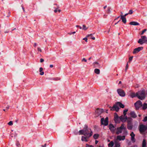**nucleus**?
<instances>
[{
	"mask_svg": "<svg viewBox=\"0 0 147 147\" xmlns=\"http://www.w3.org/2000/svg\"><path fill=\"white\" fill-rule=\"evenodd\" d=\"M80 135H84L86 138H89L92 134V132L90 129H89L87 126H85L83 129L79 131Z\"/></svg>",
	"mask_w": 147,
	"mask_h": 147,
	"instance_id": "nucleus-1",
	"label": "nucleus"
},
{
	"mask_svg": "<svg viewBox=\"0 0 147 147\" xmlns=\"http://www.w3.org/2000/svg\"><path fill=\"white\" fill-rule=\"evenodd\" d=\"M109 129L113 133H114L115 131V127L112 124H110L109 125Z\"/></svg>",
	"mask_w": 147,
	"mask_h": 147,
	"instance_id": "nucleus-12",
	"label": "nucleus"
},
{
	"mask_svg": "<svg viewBox=\"0 0 147 147\" xmlns=\"http://www.w3.org/2000/svg\"><path fill=\"white\" fill-rule=\"evenodd\" d=\"M37 45V43H34V46L35 47H36V46Z\"/></svg>",
	"mask_w": 147,
	"mask_h": 147,
	"instance_id": "nucleus-48",
	"label": "nucleus"
},
{
	"mask_svg": "<svg viewBox=\"0 0 147 147\" xmlns=\"http://www.w3.org/2000/svg\"><path fill=\"white\" fill-rule=\"evenodd\" d=\"M136 96L140 99H144L146 96L145 92L144 91H140L136 93Z\"/></svg>",
	"mask_w": 147,
	"mask_h": 147,
	"instance_id": "nucleus-3",
	"label": "nucleus"
},
{
	"mask_svg": "<svg viewBox=\"0 0 147 147\" xmlns=\"http://www.w3.org/2000/svg\"><path fill=\"white\" fill-rule=\"evenodd\" d=\"M146 31H147L146 29H144L142 31V32L140 34V35H143L144 34V33Z\"/></svg>",
	"mask_w": 147,
	"mask_h": 147,
	"instance_id": "nucleus-33",
	"label": "nucleus"
},
{
	"mask_svg": "<svg viewBox=\"0 0 147 147\" xmlns=\"http://www.w3.org/2000/svg\"><path fill=\"white\" fill-rule=\"evenodd\" d=\"M78 26V27L80 29H81L82 28V27L81 26Z\"/></svg>",
	"mask_w": 147,
	"mask_h": 147,
	"instance_id": "nucleus-53",
	"label": "nucleus"
},
{
	"mask_svg": "<svg viewBox=\"0 0 147 147\" xmlns=\"http://www.w3.org/2000/svg\"><path fill=\"white\" fill-rule=\"evenodd\" d=\"M67 34L69 35H71L72 34V32H69Z\"/></svg>",
	"mask_w": 147,
	"mask_h": 147,
	"instance_id": "nucleus-47",
	"label": "nucleus"
},
{
	"mask_svg": "<svg viewBox=\"0 0 147 147\" xmlns=\"http://www.w3.org/2000/svg\"><path fill=\"white\" fill-rule=\"evenodd\" d=\"M92 34H88V35L87 36H86V37H89V36H91V37L92 36Z\"/></svg>",
	"mask_w": 147,
	"mask_h": 147,
	"instance_id": "nucleus-43",
	"label": "nucleus"
},
{
	"mask_svg": "<svg viewBox=\"0 0 147 147\" xmlns=\"http://www.w3.org/2000/svg\"><path fill=\"white\" fill-rule=\"evenodd\" d=\"M93 64L94 66H95V65H97V67H100V65L99 63L97 62H95Z\"/></svg>",
	"mask_w": 147,
	"mask_h": 147,
	"instance_id": "nucleus-31",
	"label": "nucleus"
},
{
	"mask_svg": "<svg viewBox=\"0 0 147 147\" xmlns=\"http://www.w3.org/2000/svg\"><path fill=\"white\" fill-rule=\"evenodd\" d=\"M125 136H121L120 135L117 136L116 138L115 139V141L123 140L125 139Z\"/></svg>",
	"mask_w": 147,
	"mask_h": 147,
	"instance_id": "nucleus-7",
	"label": "nucleus"
},
{
	"mask_svg": "<svg viewBox=\"0 0 147 147\" xmlns=\"http://www.w3.org/2000/svg\"><path fill=\"white\" fill-rule=\"evenodd\" d=\"M117 92L119 95L122 96L124 97L125 95V93L122 90L119 89L117 90Z\"/></svg>",
	"mask_w": 147,
	"mask_h": 147,
	"instance_id": "nucleus-8",
	"label": "nucleus"
},
{
	"mask_svg": "<svg viewBox=\"0 0 147 147\" xmlns=\"http://www.w3.org/2000/svg\"><path fill=\"white\" fill-rule=\"evenodd\" d=\"M50 67H51V68L53 67V65H50Z\"/></svg>",
	"mask_w": 147,
	"mask_h": 147,
	"instance_id": "nucleus-49",
	"label": "nucleus"
},
{
	"mask_svg": "<svg viewBox=\"0 0 147 147\" xmlns=\"http://www.w3.org/2000/svg\"><path fill=\"white\" fill-rule=\"evenodd\" d=\"M129 119L130 120H131V119L130 118H128V119Z\"/></svg>",
	"mask_w": 147,
	"mask_h": 147,
	"instance_id": "nucleus-58",
	"label": "nucleus"
},
{
	"mask_svg": "<svg viewBox=\"0 0 147 147\" xmlns=\"http://www.w3.org/2000/svg\"><path fill=\"white\" fill-rule=\"evenodd\" d=\"M43 69L42 67H40L39 69V71L40 72V75H43L44 74V72L43 71Z\"/></svg>",
	"mask_w": 147,
	"mask_h": 147,
	"instance_id": "nucleus-22",
	"label": "nucleus"
},
{
	"mask_svg": "<svg viewBox=\"0 0 147 147\" xmlns=\"http://www.w3.org/2000/svg\"><path fill=\"white\" fill-rule=\"evenodd\" d=\"M147 127L143 125H141L139 126V130L141 133H144L146 130Z\"/></svg>",
	"mask_w": 147,
	"mask_h": 147,
	"instance_id": "nucleus-5",
	"label": "nucleus"
},
{
	"mask_svg": "<svg viewBox=\"0 0 147 147\" xmlns=\"http://www.w3.org/2000/svg\"><path fill=\"white\" fill-rule=\"evenodd\" d=\"M108 9V10L110 12V8H109Z\"/></svg>",
	"mask_w": 147,
	"mask_h": 147,
	"instance_id": "nucleus-54",
	"label": "nucleus"
},
{
	"mask_svg": "<svg viewBox=\"0 0 147 147\" xmlns=\"http://www.w3.org/2000/svg\"><path fill=\"white\" fill-rule=\"evenodd\" d=\"M94 72L97 74H100V70L98 69H95L94 70Z\"/></svg>",
	"mask_w": 147,
	"mask_h": 147,
	"instance_id": "nucleus-23",
	"label": "nucleus"
},
{
	"mask_svg": "<svg viewBox=\"0 0 147 147\" xmlns=\"http://www.w3.org/2000/svg\"><path fill=\"white\" fill-rule=\"evenodd\" d=\"M91 59V57H90V58H89L88 59H89V60H90V59Z\"/></svg>",
	"mask_w": 147,
	"mask_h": 147,
	"instance_id": "nucleus-61",
	"label": "nucleus"
},
{
	"mask_svg": "<svg viewBox=\"0 0 147 147\" xmlns=\"http://www.w3.org/2000/svg\"><path fill=\"white\" fill-rule=\"evenodd\" d=\"M54 11L55 12V13L57 12V11H58L59 12H60L61 11V10L60 9L57 10V9H56L54 10Z\"/></svg>",
	"mask_w": 147,
	"mask_h": 147,
	"instance_id": "nucleus-35",
	"label": "nucleus"
},
{
	"mask_svg": "<svg viewBox=\"0 0 147 147\" xmlns=\"http://www.w3.org/2000/svg\"><path fill=\"white\" fill-rule=\"evenodd\" d=\"M121 81H120L119 82V84H121Z\"/></svg>",
	"mask_w": 147,
	"mask_h": 147,
	"instance_id": "nucleus-55",
	"label": "nucleus"
},
{
	"mask_svg": "<svg viewBox=\"0 0 147 147\" xmlns=\"http://www.w3.org/2000/svg\"><path fill=\"white\" fill-rule=\"evenodd\" d=\"M83 40H84L85 41H86V42H87V41H87V40H88V39H87V37H86L84 38H83Z\"/></svg>",
	"mask_w": 147,
	"mask_h": 147,
	"instance_id": "nucleus-39",
	"label": "nucleus"
},
{
	"mask_svg": "<svg viewBox=\"0 0 147 147\" xmlns=\"http://www.w3.org/2000/svg\"><path fill=\"white\" fill-rule=\"evenodd\" d=\"M127 128L128 129L131 130L133 128V125L131 122L130 121L128 120Z\"/></svg>",
	"mask_w": 147,
	"mask_h": 147,
	"instance_id": "nucleus-14",
	"label": "nucleus"
},
{
	"mask_svg": "<svg viewBox=\"0 0 147 147\" xmlns=\"http://www.w3.org/2000/svg\"><path fill=\"white\" fill-rule=\"evenodd\" d=\"M84 61L85 62H86L87 60L85 58H83L82 60V61Z\"/></svg>",
	"mask_w": 147,
	"mask_h": 147,
	"instance_id": "nucleus-40",
	"label": "nucleus"
},
{
	"mask_svg": "<svg viewBox=\"0 0 147 147\" xmlns=\"http://www.w3.org/2000/svg\"><path fill=\"white\" fill-rule=\"evenodd\" d=\"M121 15H122L123 14V13L122 12H121Z\"/></svg>",
	"mask_w": 147,
	"mask_h": 147,
	"instance_id": "nucleus-60",
	"label": "nucleus"
},
{
	"mask_svg": "<svg viewBox=\"0 0 147 147\" xmlns=\"http://www.w3.org/2000/svg\"><path fill=\"white\" fill-rule=\"evenodd\" d=\"M107 7V5H106L104 7V9H105Z\"/></svg>",
	"mask_w": 147,
	"mask_h": 147,
	"instance_id": "nucleus-52",
	"label": "nucleus"
},
{
	"mask_svg": "<svg viewBox=\"0 0 147 147\" xmlns=\"http://www.w3.org/2000/svg\"><path fill=\"white\" fill-rule=\"evenodd\" d=\"M143 47H139L137 48H136L134 49L133 52V54H136L138 53L140 51L142 50L143 49Z\"/></svg>",
	"mask_w": 147,
	"mask_h": 147,
	"instance_id": "nucleus-9",
	"label": "nucleus"
},
{
	"mask_svg": "<svg viewBox=\"0 0 147 147\" xmlns=\"http://www.w3.org/2000/svg\"><path fill=\"white\" fill-rule=\"evenodd\" d=\"M22 9H23V10L24 11H25V10H24V7H22Z\"/></svg>",
	"mask_w": 147,
	"mask_h": 147,
	"instance_id": "nucleus-59",
	"label": "nucleus"
},
{
	"mask_svg": "<svg viewBox=\"0 0 147 147\" xmlns=\"http://www.w3.org/2000/svg\"><path fill=\"white\" fill-rule=\"evenodd\" d=\"M130 96L131 97L133 98L136 96V95L134 93H131L130 94Z\"/></svg>",
	"mask_w": 147,
	"mask_h": 147,
	"instance_id": "nucleus-29",
	"label": "nucleus"
},
{
	"mask_svg": "<svg viewBox=\"0 0 147 147\" xmlns=\"http://www.w3.org/2000/svg\"><path fill=\"white\" fill-rule=\"evenodd\" d=\"M8 124L9 125H12L13 124V123L12 121H10L8 123Z\"/></svg>",
	"mask_w": 147,
	"mask_h": 147,
	"instance_id": "nucleus-34",
	"label": "nucleus"
},
{
	"mask_svg": "<svg viewBox=\"0 0 147 147\" xmlns=\"http://www.w3.org/2000/svg\"><path fill=\"white\" fill-rule=\"evenodd\" d=\"M86 137H84V136H82V141H85L86 142H87V140L86 139Z\"/></svg>",
	"mask_w": 147,
	"mask_h": 147,
	"instance_id": "nucleus-27",
	"label": "nucleus"
},
{
	"mask_svg": "<svg viewBox=\"0 0 147 147\" xmlns=\"http://www.w3.org/2000/svg\"><path fill=\"white\" fill-rule=\"evenodd\" d=\"M46 144H45L44 146H43V147H46Z\"/></svg>",
	"mask_w": 147,
	"mask_h": 147,
	"instance_id": "nucleus-51",
	"label": "nucleus"
},
{
	"mask_svg": "<svg viewBox=\"0 0 147 147\" xmlns=\"http://www.w3.org/2000/svg\"><path fill=\"white\" fill-rule=\"evenodd\" d=\"M147 121V116L146 117H144V119L143 120V121L144 122H146Z\"/></svg>",
	"mask_w": 147,
	"mask_h": 147,
	"instance_id": "nucleus-36",
	"label": "nucleus"
},
{
	"mask_svg": "<svg viewBox=\"0 0 147 147\" xmlns=\"http://www.w3.org/2000/svg\"><path fill=\"white\" fill-rule=\"evenodd\" d=\"M128 63H127L126 65V67L125 69V71H126V70L128 68Z\"/></svg>",
	"mask_w": 147,
	"mask_h": 147,
	"instance_id": "nucleus-42",
	"label": "nucleus"
},
{
	"mask_svg": "<svg viewBox=\"0 0 147 147\" xmlns=\"http://www.w3.org/2000/svg\"><path fill=\"white\" fill-rule=\"evenodd\" d=\"M88 28L86 27L85 25H83L82 29L83 30H86L88 29Z\"/></svg>",
	"mask_w": 147,
	"mask_h": 147,
	"instance_id": "nucleus-26",
	"label": "nucleus"
},
{
	"mask_svg": "<svg viewBox=\"0 0 147 147\" xmlns=\"http://www.w3.org/2000/svg\"><path fill=\"white\" fill-rule=\"evenodd\" d=\"M147 108V104L146 103H144L143 107V109H145Z\"/></svg>",
	"mask_w": 147,
	"mask_h": 147,
	"instance_id": "nucleus-30",
	"label": "nucleus"
},
{
	"mask_svg": "<svg viewBox=\"0 0 147 147\" xmlns=\"http://www.w3.org/2000/svg\"><path fill=\"white\" fill-rule=\"evenodd\" d=\"M115 147H121L120 144L117 141H115Z\"/></svg>",
	"mask_w": 147,
	"mask_h": 147,
	"instance_id": "nucleus-20",
	"label": "nucleus"
},
{
	"mask_svg": "<svg viewBox=\"0 0 147 147\" xmlns=\"http://www.w3.org/2000/svg\"><path fill=\"white\" fill-rule=\"evenodd\" d=\"M44 61V60L43 59L41 58L40 59V62L41 63H42V62H43Z\"/></svg>",
	"mask_w": 147,
	"mask_h": 147,
	"instance_id": "nucleus-44",
	"label": "nucleus"
},
{
	"mask_svg": "<svg viewBox=\"0 0 147 147\" xmlns=\"http://www.w3.org/2000/svg\"><path fill=\"white\" fill-rule=\"evenodd\" d=\"M135 105L136 108L138 109L142 106V104L140 100H138L135 103Z\"/></svg>",
	"mask_w": 147,
	"mask_h": 147,
	"instance_id": "nucleus-11",
	"label": "nucleus"
},
{
	"mask_svg": "<svg viewBox=\"0 0 147 147\" xmlns=\"http://www.w3.org/2000/svg\"><path fill=\"white\" fill-rule=\"evenodd\" d=\"M103 112V110L101 109H98L96 111V112L98 114L100 115Z\"/></svg>",
	"mask_w": 147,
	"mask_h": 147,
	"instance_id": "nucleus-19",
	"label": "nucleus"
},
{
	"mask_svg": "<svg viewBox=\"0 0 147 147\" xmlns=\"http://www.w3.org/2000/svg\"><path fill=\"white\" fill-rule=\"evenodd\" d=\"M138 116H139V117H140V116H141V115H138Z\"/></svg>",
	"mask_w": 147,
	"mask_h": 147,
	"instance_id": "nucleus-63",
	"label": "nucleus"
},
{
	"mask_svg": "<svg viewBox=\"0 0 147 147\" xmlns=\"http://www.w3.org/2000/svg\"><path fill=\"white\" fill-rule=\"evenodd\" d=\"M123 130L124 131L125 133L127 134V132L126 130V127L124 124H122L120 127L117 128L116 134L117 135L121 133Z\"/></svg>",
	"mask_w": 147,
	"mask_h": 147,
	"instance_id": "nucleus-2",
	"label": "nucleus"
},
{
	"mask_svg": "<svg viewBox=\"0 0 147 147\" xmlns=\"http://www.w3.org/2000/svg\"><path fill=\"white\" fill-rule=\"evenodd\" d=\"M128 109H126L124 110L123 113L124 115H126L127 112L128 111Z\"/></svg>",
	"mask_w": 147,
	"mask_h": 147,
	"instance_id": "nucleus-32",
	"label": "nucleus"
},
{
	"mask_svg": "<svg viewBox=\"0 0 147 147\" xmlns=\"http://www.w3.org/2000/svg\"><path fill=\"white\" fill-rule=\"evenodd\" d=\"M98 136L99 135L98 134H94L93 136L94 138L95 139H97L98 138Z\"/></svg>",
	"mask_w": 147,
	"mask_h": 147,
	"instance_id": "nucleus-28",
	"label": "nucleus"
},
{
	"mask_svg": "<svg viewBox=\"0 0 147 147\" xmlns=\"http://www.w3.org/2000/svg\"><path fill=\"white\" fill-rule=\"evenodd\" d=\"M131 116L134 118H135L136 117L137 115H136L135 113L134 112H131L130 113Z\"/></svg>",
	"mask_w": 147,
	"mask_h": 147,
	"instance_id": "nucleus-21",
	"label": "nucleus"
},
{
	"mask_svg": "<svg viewBox=\"0 0 147 147\" xmlns=\"http://www.w3.org/2000/svg\"><path fill=\"white\" fill-rule=\"evenodd\" d=\"M98 141L96 140V141H95V144H97V143H98Z\"/></svg>",
	"mask_w": 147,
	"mask_h": 147,
	"instance_id": "nucleus-50",
	"label": "nucleus"
},
{
	"mask_svg": "<svg viewBox=\"0 0 147 147\" xmlns=\"http://www.w3.org/2000/svg\"><path fill=\"white\" fill-rule=\"evenodd\" d=\"M119 22V21H118V22H117V23H115V25H116L118 22Z\"/></svg>",
	"mask_w": 147,
	"mask_h": 147,
	"instance_id": "nucleus-62",
	"label": "nucleus"
},
{
	"mask_svg": "<svg viewBox=\"0 0 147 147\" xmlns=\"http://www.w3.org/2000/svg\"><path fill=\"white\" fill-rule=\"evenodd\" d=\"M114 145V143L113 141H111L108 144L109 147H112Z\"/></svg>",
	"mask_w": 147,
	"mask_h": 147,
	"instance_id": "nucleus-24",
	"label": "nucleus"
},
{
	"mask_svg": "<svg viewBox=\"0 0 147 147\" xmlns=\"http://www.w3.org/2000/svg\"><path fill=\"white\" fill-rule=\"evenodd\" d=\"M129 24L130 25L134 26H137L139 25V24L138 23L135 22H130L129 23Z\"/></svg>",
	"mask_w": 147,
	"mask_h": 147,
	"instance_id": "nucleus-17",
	"label": "nucleus"
},
{
	"mask_svg": "<svg viewBox=\"0 0 147 147\" xmlns=\"http://www.w3.org/2000/svg\"><path fill=\"white\" fill-rule=\"evenodd\" d=\"M91 38L93 40H95V38L94 37H92V36L91 37Z\"/></svg>",
	"mask_w": 147,
	"mask_h": 147,
	"instance_id": "nucleus-46",
	"label": "nucleus"
},
{
	"mask_svg": "<svg viewBox=\"0 0 147 147\" xmlns=\"http://www.w3.org/2000/svg\"><path fill=\"white\" fill-rule=\"evenodd\" d=\"M101 123L102 124L105 125H107L108 124V119L107 117H106L105 119L104 118H102L101 120Z\"/></svg>",
	"mask_w": 147,
	"mask_h": 147,
	"instance_id": "nucleus-6",
	"label": "nucleus"
},
{
	"mask_svg": "<svg viewBox=\"0 0 147 147\" xmlns=\"http://www.w3.org/2000/svg\"><path fill=\"white\" fill-rule=\"evenodd\" d=\"M109 31H110V30H109V31H108V33L109 32Z\"/></svg>",
	"mask_w": 147,
	"mask_h": 147,
	"instance_id": "nucleus-64",
	"label": "nucleus"
},
{
	"mask_svg": "<svg viewBox=\"0 0 147 147\" xmlns=\"http://www.w3.org/2000/svg\"><path fill=\"white\" fill-rule=\"evenodd\" d=\"M133 11L132 10H130L129 11V13L130 14H131L133 13Z\"/></svg>",
	"mask_w": 147,
	"mask_h": 147,
	"instance_id": "nucleus-37",
	"label": "nucleus"
},
{
	"mask_svg": "<svg viewBox=\"0 0 147 147\" xmlns=\"http://www.w3.org/2000/svg\"><path fill=\"white\" fill-rule=\"evenodd\" d=\"M37 49H38V51H40V52H42V50L40 48V47H38V48H37Z\"/></svg>",
	"mask_w": 147,
	"mask_h": 147,
	"instance_id": "nucleus-38",
	"label": "nucleus"
},
{
	"mask_svg": "<svg viewBox=\"0 0 147 147\" xmlns=\"http://www.w3.org/2000/svg\"><path fill=\"white\" fill-rule=\"evenodd\" d=\"M89 147H94V146L92 145H90Z\"/></svg>",
	"mask_w": 147,
	"mask_h": 147,
	"instance_id": "nucleus-56",
	"label": "nucleus"
},
{
	"mask_svg": "<svg viewBox=\"0 0 147 147\" xmlns=\"http://www.w3.org/2000/svg\"><path fill=\"white\" fill-rule=\"evenodd\" d=\"M121 19L123 22L125 24L126 22V20L125 17H124L123 15H121Z\"/></svg>",
	"mask_w": 147,
	"mask_h": 147,
	"instance_id": "nucleus-16",
	"label": "nucleus"
},
{
	"mask_svg": "<svg viewBox=\"0 0 147 147\" xmlns=\"http://www.w3.org/2000/svg\"><path fill=\"white\" fill-rule=\"evenodd\" d=\"M72 34H74L76 33V32H72Z\"/></svg>",
	"mask_w": 147,
	"mask_h": 147,
	"instance_id": "nucleus-57",
	"label": "nucleus"
},
{
	"mask_svg": "<svg viewBox=\"0 0 147 147\" xmlns=\"http://www.w3.org/2000/svg\"><path fill=\"white\" fill-rule=\"evenodd\" d=\"M141 38L140 39L138 43L141 45H142L144 43H147V38L145 36H141Z\"/></svg>",
	"mask_w": 147,
	"mask_h": 147,
	"instance_id": "nucleus-4",
	"label": "nucleus"
},
{
	"mask_svg": "<svg viewBox=\"0 0 147 147\" xmlns=\"http://www.w3.org/2000/svg\"><path fill=\"white\" fill-rule=\"evenodd\" d=\"M146 143L145 140H144L142 144V147H146Z\"/></svg>",
	"mask_w": 147,
	"mask_h": 147,
	"instance_id": "nucleus-25",
	"label": "nucleus"
},
{
	"mask_svg": "<svg viewBox=\"0 0 147 147\" xmlns=\"http://www.w3.org/2000/svg\"><path fill=\"white\" fill-rule=\"evenodd\" d=\"M118 107V105H117L116 103L115 105H114L111 108L110 110L111 111H118L119 109Z\"/></svg>",
	"mask_w": 147,
	"mask_h": 147,
	"instance_id": "nucleus-10",
	"label": "nucleus"
},
{
	"mask_svg": "<svg viewBox=\"0 0 147 147\" xmlns=\"http://www.w3.org/2000/svg\"><path fill=\"white\" fill-rule=\"evenodd\" d=\"M128 14H129V13H127L125 14L124 15H123V16H124V17H125L127 16V15Z\"/></svg>",
	"mask_w": 147,
	"mask_h": 147,
	"instance_id": "nucleus-45",
	"label": "nucleus"
},
{
	"mask_svg": "<svg viewBox=\"0 0 147 147\" xmlns=\"http://www.w3.org/2000/svg\"><path fill=\"white\" fill-rule=\"evenodd\" d=\"M117 105H118V106L120 107L121 108H124V105L122 103L120 102H117Z\"/></svg>",
	"mask_w": 147,
	"mask_h": 147,
	"instance_id": "nucleus-18",
	"label": "nucleus"
},
{
	"mask_svg": "<svg viewBox=\"0 0 147 147\" xmlns=\"http://www.w3.org/2000/svg\"><path fill=\"white\" fill-rule=\"evenodd\" d=\"M130 136H131V140L132 142H135V134H134L133 132H132L130 134Z\"/></svg>",
	"mask_w": 147,
	"mask_h": 147,
	"instance_id": "nucleus-13",
	"label": "nucleus"
},
{
	"mask_svg": "<svg viewBox=\"0 0 147 147\" xmlns=\"http://www.w3.org/2000/svg\"><path fill=\"white\" fill-rule=\"evenodd\" d=\"M133 56L130 57L129 58V61H131L133 59Z\"/></svg>",
	"mask_w": 147,
	"mask_h": 147,
	"instance_id": "nucleus-41",
	"label": "nucleus"
},
{
	"mask_svg": "<svg viewBox=\"0 0 147 147\" xmlns=\"http://www.w3.org/2000/svg\"><path fill=\"white\" fill-rule=\"evenodd\" d=\"M119 117L118 115L116 113H115L114 115V120L116 122H118V120Z\"/></svg>",
	"mask_w": 147,
	"mask_h": 147,
	"instance_id": "nucleus-15",
	"label": "nucleus"
}]
</instances>
